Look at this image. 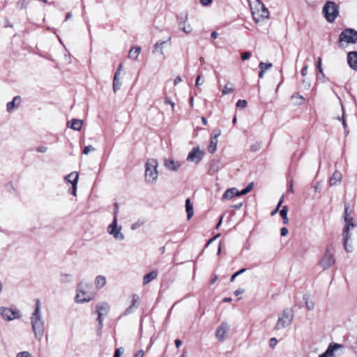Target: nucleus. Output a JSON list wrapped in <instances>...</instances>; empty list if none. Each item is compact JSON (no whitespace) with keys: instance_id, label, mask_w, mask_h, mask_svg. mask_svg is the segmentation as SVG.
<instances>
[{"instance_id":"1","label":"nucleus","mask_w":357,"mask_h":357,"mask_svg":"<svg viewBox=\"0 0 357 357\" xmlns=\"http://www.w3.org/2000/svg\"><path fill=\"white\" fill-rule=\"evenodd\" d=\"M32 330L36 340L41 341L45 333V321L41 313V303L36 301L35 310L31 317Z\"/></svg>"},{"instance_id":"2","label":"nucleus","mask_w":357,"mask_h":357,"mask_svg":"<svg viewBox=\"0 0 357 357\" xmlns=\"http://www.w3.org/2000/svg\"><path fill=\"white\" fill-rule=\"evenodd\" d=\"M91 285L89 282L86 281H81L77 288V294L75 297V301L77 303H84L92 301L95 296L96 293L89 291Z\"/></svg>"},{"instance_id":"3","label":"nucleus","mask_w":357,"mask_h":357,"mask_svg":"<svg viewBox=\"0 0 357 357\" xmlns=\"http://www.w3.org/2000/svg\"><path fill=\"white\" fill-rule=\"evenodd\" d=\"M158 162L155 159L150 158L147 160L145 165V181L149 184L156 183L158 177Z\"/></svg>"},{"instance_id":"4","label":"nucleus","mask_w":357,"mask_h":357,"mask_svg":"<svg viewBox=\"0 0 357 357\" xmlns=\"http://www.w3.org/2000/svg\"><path fill=\"white\" fill-rule=\"evenodd\" d=\"M252 14L255 23L260 24L269 18V12L265 5L257 0L255 3V8L252 10Z\"/></svg>"},{"instance_id":"5","label":"nucleus","mask_w":357,"mask_h":357,"mask_svg":"<svg viewBox=\"0 0 357 357\" xmlns=\"http://www.w3.org/2000/svg\"><path fill=\"white\" fill-rule=\"evenodd\" d=\"M294 318L293 311L291 309H285L278 314V319L275 328L277 330L283 329L289 326Z\"/></svg>"},{"instance_id":"6","label":"nucleus","mask_w":357,"mask_h":357,"mask_svg":"<svg viewBox=\"0 0 357 357\" xmlns=\"http://www.w3.org/2000/svg\"><path fill=\"white\" fill-rule=\"evenodd\" d=\"M356 227L355 223H350L345 225L342 233V243L344 249L347 252H351L353 251V245L351 243V229Z\"/></svg>"},{"instance_id":"7","label":"nucleus","mask_w":357,"mask_h":357,"mask_svg":"<svg viewBox=\"0 0 357 357\" xmlns=\"http://www.w3.org/2000/svg\"><path fill=\"white\" fill-rule=\"evenodd\" d=\"M323 13L328 22H333L339 13L337 6L333 1H327L323 8Z\"/></svg>"},{"instance_id":"8","label":"nucleus","mask_w":357,"mask_h":357,"mask_svg":"<svg viewBox=\"0 0 357 357\" xmlns=\"http://www.w3.org/2000/svg\"><path fill=\"white\" fill-rule=\"evenodd\" d=\"M122 227L118 225V220H113L107 228V233L112 236L116 241H123L125 238L124 234L121 232Z\"/></svg>"},{"instance_id":"9","label":"nucleus","mask_w":357,"mask_h":357,"mask_svg":"<svg viewBox=\"0 0 357 357\" xmlns=\"http://www.w3.org/2000/svg\"><path fill=\"white\" fill-rule=\"evenodd\" d=\"M340 41L355 44L357 43V31L353 29H346L340 35Z\"/></svg>"},{"instance_id":"10","label":"nucleus","mask_w":357,"mask_h":357,"mask_svg":"<svg viewBox=\"0 0 357 357\" xmlns=\"http://www.w3.org/2000/svg\"><path fill=\"white\" fill-rule=\"evenodd\" d=\"M335 262L334 255L328 249H326L324 256L321 257L319 262V265L324 269L327 270L330 268Z\"/></svg>"},{"instance_id":"11","label":"nucleus","mask_w":357,"mask_h":357,"mask_svg":"<svg viewBox=\"0 0 357 357\" xmlns=\"http://www.w3.org/2000/svg\"><path fill=\"white\" fill-rule=\"evenodd\" d=\"M0 314L6 321H13L20 318L21 315L18 310H13L9 307H1Z\"/></svg>"},{"instance_id":"12","label":"nucleus","mask_w":357,"mask_h":357,"mask_svg":"<svg viewBox=\"0 0 357 357\" xmlns=\"http://www.w3.org/2000/svg\"><path fill=\"white\" fill-rule=\"evenodd\" d=\"M178 26L180 30L189 34L192 31V26L188 23V15L185 13L184 16H178Z\"/></svg>"},{"instance_id":"13","label":"nucleus","mask_w":357,"mask_h":357,"mask_svg":"<svg viewBox=\"0 0 357 357\" xmlns=\"http://www.w3.org/2000/svg\"><path fill=\"white\" fill-rule=\"evenodd\" d=\"M109 305L107 303H100L96 305V312L98 314L97 321L102 324L103 317L106 316L109 312Z\"/></svg>"},{"instance_id":"14","label":"nucleus","mask_w":357,"mask_h":357,"mask_svg":"<svg viewBox=\"0 0 357 357\" xmlns=\"http://www.w3.org/2000/svg\"><path fill=\"white\" fill-rule=\"evenodd\" d=\"M229 325L227 323H222L217 328L215 332V337L220 341H224L229 331Z\"/></svg>"},{"instance_id":"15","label":"nucleus","mask_w":357,"mask_h":357,"mask_svg":"<svg viewBox=\"0 0 357 357\" xmlns=\"http://www.w3.org/2000/svg\"><path fill=\"white\" fill-rule=\"evenodd\" d=\"M204 153L198 147L194 148L188 154L187 160L197 164L202 160Z\"/></svg>"},{"instance_id":"16","label":"nucleus","mask_w":357,"mask_h":357,"mask_svg":"<svg viewBox=\"0 0 357 357\" xmlns=\"http://www.w3.org/2000/svg\"><path fill=\"white\" fill-rule=\"evenodd\" d=\"M340 348H342L341 344L331 343L326 351L320 355V357H335L336 351Z\"/></svg>"},{"instance_id":"17","label":"nucleus","mask_w":357,"mask_h":357,"mask_svg":"<svg viewBox=\"0 0 357 357\" xmlns=\"http://www.w3.org/2000/svg\"><path fill=\"white\" fill-rule=\"evenodd\" d=\"M22 102L21 97L19 96H15L12 101L8 102L6 105V111L8 113H13L17 109Z\"/></svg>"},{"instance_id":"18","label":"nucleus","mask_w":357,"mask_h":357,"mask_svg":"<svg viewBox=\"0 0 357 357\" xmlns=\"http://www.w3.org/2000/svg\"><path fill=\"white\" fill-rule=\"evenodd\" d=\"M139 303V297L137 294H133L132 296V302L130 305L123 312V315L126 316L129 314L132 313L135 309L138 307Z\"/></svg>"},{"instance_id":"19","label":"nucleus","mask_w":357,"mask_h":357,"mask_svg":"<svg viewBox=\"0 0 357 357\" xmlns=\"http://www.w3.org/2000/svg\"><path fill=\"white\" fill-rule=\"evenodd\" d=\"M347 63L352 70H357V52L352 51L348 52Z\"/></svg>"},{"instance_id":"20","label":"nucleus","mask_w":357,"mask_h":357,"mask_svg":"<svg viewBox=\"0 0 357 357\" xmlns=\"http://www.w3.org/2000/svg\"><path fill=\"white\" fill-rule=\"evenodd\" d=\"M164 165L167 169L172 171H177L181 167L179 162L168 158L164 160Z\"/></svg>"},{"instance_id":"21","label":"nucleus","mask_w":357,"mask_h":357,"mask_svg":"<svg viewBox=\"0 0 357 357\" xmlns=\"http://www.w3.org/2000/svg\"><path fill=\"white\" fill-rule=\"evenodd\" d=\"M342 174L339 171H335L333 176L329 179V185L330 186L336 185L340 184L342 181Z\"/></svg>"},{"instance_id":"22","label":"nucleus","mask_w":357,"mask_h":357,"mask_svg":"<svg viewBox=\"0 0 357 357\" xmlns=\"http://www.w3.org/2000/svg\"><path fill=\"white\" fill-rule=\"evenodd\" d=\"M234 196H239L238 195V190L235 188H231L228 190H227L222 198V200L224 199H231Z\"/></svg>"},{"instance_id":"23","label":"nucleus","mask_w":357,"mask_h":357,"mask_svg":"<svg viewBox=\"0 0 357 357\" xmlns=\"http://www.w3.org/2000/svg\"><path fill=\"white\" fill-rule=\"evenodd\" d=\"M166 43V41H158L154 45L152 51L153 54L158 53L162 56H164V45Z\"/></svg>"},{"instance_id":"24","label":"nucleus","mask_w":357,"mask_h":357,"mask_svg":"<svg viewBox=\"0 0 357 357\" xmlns=\"http://www.w3.org/2000/svg\"><path fill=\"white\" fill-rule=\"evenodd\" d=\"M82 120L73 119L70 121H68L67 125L68 127L75 130H79L82 126Z\"/></svg>"},{"instance_id":"25","label":"nucleus","mask_w":357,"mask_h":357,"mask_svg":"<svg viewBox=\"0 0 357 357\" xmlns=\"http://www.w3.org/2000/svg\"><path fill=\"white\" fill-rule=\"evenodd\" d=\"M158 276V273L155 271H153L145 275L143 278V284L146 285L152 280H155Z\"/></svg>"},{"instance_id":"26","label":"nucleus","mask_w":357,"mask_h":357,"mask_svg":"<svg viewBox=\"0 0 357 357\" xmlns=\"http://www.w3.org/2000/svg\"><path fill=\"white\" fill-rule=\"evenodd\" d=\"M94 284L97 289H102L106 284V278L103 275L96 276Z\"/></svg>"},{"instance_id":"27","label":"nucleus","mask_w":357,"mask_h":357,"mask_svg":"<svg viewBox=\"0 0 357 357\" xmlns=\"http://www.w3.org/2000/svg\"><path fill=\"white\" fill-rule=\"evenodd\" d=\"M73 276L70 273H62L59 275V282L61 284H66L73 282Z\"/></svg>"},{"instance_id":"28","label":"nucleus","mask_w":357,"mask_h":357,"mask_svg":"<svg viewBox=\"0 0 357 357\" xmlns=\"http://www.w3.org/2000/svg\"><path fill=\"white\" fill-rule=\"evenodd\" d=\"M141 53V47H132L128 54V57L133 60H137L139 54Z\"/></svg>"},{"instance_id":"29","label":"nucleus","mask_w":357,"mask_h":357,"mask_svg":"<svg viewBox=\"0 0 357 357\" xmlns=\"http://www.w3.org/2000/svg\"><path fill=\"white\" fill-rule=\"evenodd\" d=\"M349 205L348 204L345 203L344 204V213L345 225H348L350 223H355L353 218L350 217V215L349 213Z\"/></svg>"},{"instance_id":"30","label":"nucleus","mask_w":357,"mask_h":357,"mask_svg":"<svg viewBox=\"0 0 357 357\" xmlns=\"http://www.w3.org/2000/svg\"><path fill=\"white\" fill-rule=\"evenodd\" d=\"M79 174L76 172H71L65 176L64 179L66 182L70 183L71 184L74 183V181H76V183L78 182Z\"/></svg>"},{"instance_id":"31","label":"nucleus","mask_w":357,"mask_h":357,"mask_svg":"<svg viewBox=\"0 0 357 357\" xmlns=\"http://www.w3.org/2000/svg\"><path fill=\"white\" fill-rule=\"evenodd\" d=\"M185 211L187 213V218L190 220L193 215V206L190 199L185 200Z\"/></svg>"},{"instance_id":"32","label":"nucleus","mask_w":357,"mask_h":357,"mask_svg":"<svg viewBox=\"0 0 357 357\" xmlns=\"http://www.w3.org/2000/svg\"><path fill=\"white\" fill-rule=\"evenodd\" d=\"M122 82L120 77L114 76L113 79V91L117 92L121 87Z\"/></svg>"},{"instance_id":"33","label":"nucleus","mask_w":357,"mask_h":357,"mask_svg":"<svg viewBox=\"0 0 357 357\" xmlns=\"http://www.w3.org/2000/svg\"><path fill=\"white\" fill-rule=\"evenodd\" d=\"M218 139H216L215 137H211L210 141V144L208 147V152L211 153H213L217 150Z\"/></svg>"},{"instance_id":"34","label":"nucleus","mask_w":357,"mask_h":357,"mask_svg":"<svg viewBox=\"0 0 357 357\" xmlns=\"http://www.w3.org/2000/svg\"><path fill=\"white\" fill-rule=\"evenodd\" d=\"M288 210V207L287 206H284L280 211V215L282 218L283 223L284 225H287L289 223V218L287 217Z\"/></svg>"},{"instance_id":"35","label":"nucleus","mask_w":357,"mask_h":357,"mask_svg":"<svg viewBox=\"0 0 357 357\" xmlns=\"http://www.w3.org/2000/svg\"><path fill=\"white\" fill-rule=\"evenodd\" d=\"M222 167L219 160H213L211 164L210 169L214 172L219 171Z\"/></svg>"},{"instance_id":"36","label":"nucleus","mask_w":357,"mask_h":357,"mask_svg":"<svg viewBox=\"0 0 357 357\" xmlns=\"http://www.w3.org/2000/svg\"><path fill=\"white\" fill-rule=\"evenodd\" d=\"M234 91L233 84L228 82L223 88L222 91V96L232 93Z\"/></svg>"},{"instance_id":"37","label":"nucleus","mask_w":357,"mask_h":357,"mask_svg":"<svg viewBox=\"0 0 357 357\" xmlns=\"http://www.w3.org/2000/svg\"><path fill=\"white\" fill-rule=\"evenodd\" d=\"M253 188V183H249L247 187L242 190L241 191H238V195L239 196H241V195H245L246 194H248V192H250Z\"/></svg>"},{"instance_id":"38","label":"nucleus","mask_w":357,"mask_h":357,"mask_svg":"<svg viewBox=\"0 0 357 357\" xmlns=\"http://www.w3.org/2000/svg\"><path fill=\"white\" fill-rule=\"evenodd\" d=\"M273 65L271 63H264L263 61L260 62L259 64V67L260 70H263L264 71H266L272 68Z\"/></svg>"},{"instance_id":"39","label":"nucleus","mask_w":357,"mask_h":357,"mask_svg":"<svg viewBox=\"0 0 357 357\" xmlns=\"http://www.w3.org/2000/svg\"><path fill=\"white\" fill-rule=\"evenodd\" d=\"M144 224L145 221L144 220H138L131 225V229L132 230L137 229L139 227H142Z\"/></svg>"},{"instance_id":"40","label":"nucleus","mask_w":357,"mask_h":357,"mask_svg":"<svg viewBox=\"0 0 357 357\" xmlns=\"http://www.w3.org/2000/svg\"><path fill=\"white\" fill-rule=\"evenodd\" d=\"M306 307L308 310H312L314 308V303L312 301H310L308 298H304Z\"/></svg>"},{"instance_id":"41","label":"nucleus","mask_w":357,"mask_h":357,"mask_svg":"<svg viewBox=\"0 0 357 357\" xmlns=\"http://www.w3.org/2000/svg\"><path fill=\"white\" fill-rule=\"evenodd\" d=\"M291 98L292 99H295L296 100V102L298 104V105H301L303 102V97L301 95H298V94H296V95H293L291 96Z\"/></svg>"},{"instance_id":"42","label":"nucleus","mask_w":357,"mask_h":357,"mask_svg":"<svg viewBox=\"0 0 357 357\" xmlns=\"http://www.w3.org/2000/svg\"><path fill=\"white\" fill-rule=\"evenodd\" d=\"M246 269L245 268H242L239 271H238L237 272H236L234 274H233L230 278V281L231 282H234L235 278L236 277H238L239 275L243 273L244 272H245Z\"/></svg>"},{"instance_id":"43","label":"nucleus","mask_w":357,"mask_h":357,"mask_svg":"<svg viewBox=\"0 0 357 357\" xmlns=\"http://www.w3.org/2000/svg\"><path fill=\"white\" fill-rule=\"evenodd\" d=\"M77 183H76V181H74V183L72 184V188L69 189L70 193H71L73 196L77 195Z\"/></svg>"},{"instance_id":"44","label":"nucleus","mask_w":357,"mask_h":357,"mask_svg":"<svg viewBox=\"0 0 357 357\" xmlns=\"http://www.w3.org/2000/svg\"><path fill=\"white\" fill-rule=\"evenodd\" d=\"M313 188L316 192L320 193L322 189L321 183L320 181L317 182L313 186Z\"/></svg>"},{"instance_id":"45","label":"nucleus","mask_w":357,"mask_h":357,"mask_svg":"<svg viewBox=\"0 0 357 357\" xmlns=\"http://www.w3.org/2000/svg\"><path fill=\"white\" fill-rule=\"evenodd\" d=\"M164 102H165V104H166V105H170L172 110L174 109L175 103L172 100V99L169 97H166L165 98Z\"/></svg>"},{"instance_id":"46","label":"nucleus","mask_w":357,"mask_h":357,"mask_svg":"<svg viewBox=\"0 0 357 357\" xmlns=\"http://www.w3.org/2000/svg\"><path fill=\"white\" fill-rule=\"evenodd\" d=\"M247 105H248V102H247V101H246V100H239L237 102V103H236V106H237L238 107H241V108H244V107H245L247 106Z\"/></svg>"},{"instance_id":"47","label":"nucleus","mask_w":357,"mask_h":357,"mask_svg":"<svg viewBox=\"0 0 357 357\" xmlns=\"http://www.w3.org/2000/svg\"><path fill=\"white\" fill-rule=\"evenodd\" d=\"M48 148L45 146H40L36 148V151L40 153H45L47 151Z\"/></svg>"},{"instance_id":"48","label":"nucleus","mask_w":357,"mask_h":357,"mask_svg":"<svg viewBox=\"0 0 357 357\" xmlns=\"http://www.w3.org/2000/svg\"><path fill=\"white\" fill-rule=\"evenodd\" d=\"M124 349L122 347L118 348L115 350L114 357H121L122 354L123 353Z\"/></svg>"},{"instance_id":"49","label":"nucleus","mask_w":357,"mask_h":357,"mask_svg":"<svg viewBox=\"0 0 357 357\" xmlns=\"http://www.w3.org/2000/svg\"><path fill=\"white\" fill-rule=\"evenodd\" d=\"M94 150H95V149L91 145H89V146L84 147V149L83 150V153L87 155V154H89V153L90 151H92Z\"/></svg>"},{"instance_id":"50","label":"nucleus","mask_w":357,"mask_h":357,"mask_svg":"<svg viewBox=\"0 0 357 357\" xmlns=\"http://www.w3.org/2000/svg\"><path fill=\"white\" fill-rule=\"evenodd\" d=\"M118 213H119V205L117 203H115L114 204V212H113V215H114L113 220H115V219L117 220Z\"/></svg>"},{"instance_id":"51","label":"nucleus","mask_w":357,"mask_h":357,"mask_svg":"<svg viewBox=\"0 0 357 357\" xmlns=\"http://www.w3.org/2000/svg\"><path fill=\"white\" fill-rule=\"evenodd\" d=\"M31 355L28 351H21L16 355V357H31Z\"/></svg>"},{"instance_id":"52","label":"nucleus","mask_w":357,"mask_h":357,"mask_svg":"<svg viewBox=\"0 0 357 357\" xmlns=\"http://www.w3.org/2000/svg\"><path fill=\"white\" fill-rule=\"evenodd\" d=\"M251 57V53L250 52H244L241 54V59L243 60H248Z\"/></svg>"},{"instance_id":"53","label":"nucleus","mask_w":357,"mask_h":357,"mask_svg":"<svg viewBox=\"0 0 357 357\" xmlns=\"http://www.w3.org/2000/svg\"><path fill=\"white\" fill-rule=\"evenodd\" d=\"M122 70H123V65H122V63H121L119 66L116 73H114V76L120 77Z\"/></svg>"},{"instance_id":"54","label":"nucleus","mask_w":357,"mask_h":357,"mask_svg":"<svg viewBox=\"0 0 357 357\" xmlns=\"http://www.w3.org/2000/svg\"><path fill=\"white\" fill-rule=\"evenodd\" d=\"M221 135V130L220 129H215L213 131V135L211 137H215L216 139H218V137Z\"/></svg>"},{"instance_id":"55","label":"nucleus","mask_w":357,"mask_h":357,"mask_svg":"<svg viewBox=\"0 0 357 357\" xmlns=\"http://www.w3.org/2000/svg\"><path fill=\"white\" fill-rule=\"evenodd\" d=\"M317 68H318L319 72L320 73L323 74V70H322V68H321V58H318Z\"/></svg>"},{"instance_id":"56","label":"nucleus","mask_w":357,"mask_h":357,"mask_svg":"<svg viewBox=\"0 0 357 357\" xmlns=\"http://www.w3.org/2000/svg\"><path fill=\"white\" fill-rule=\"evenodd\" d=\"M278 343V340L275 337H273L270 340V347H274Z\"/></svg>"},{"instance_id":"57","label":"nucleus","mask_w":357,"mask_h":357,"mask_svg":"<svg viewBox=\"0 0 357 357\" xmlns=\"http://www.w3.org/2000/svg\"><path fill=\"white\" fill-rule=\"evenodd\" d=\"M294 182H293V180L291 179L290 181V183H289V188H288V192H291V193H294Z\"/></svg>"},{"instance_id":"58","label":"nucleus","mask_w":357,"mask_h":357,"mask_svg":"<svg viewBox=\"0 0 357 357\" xmlns=\"http://www.w3.org/2000/svg\"><path fill=\"white\" fill-rule=\"evenodd\" d=\"M280 234L282 236H287L288 234V229L286 227L281 228Z\"/></svg>"},{"instance_id":"59","label":"nucleus","mask_w":357,"mask_h":357,"mask_svg":"<svg viewBox=\"0 0 357 357\" xmlns=\"http://www.w3.org/2000/svg\"><path fill=\"white\" fill-rule=\"evenodd\" d=\"M200 2L203 6H206L211 3L212 0H200Z\"/></svg>"},{"instance_id":"60","label":"nucleus","mask_w":357,"mask_h":357,"mask_svg":"<svg viewBox=\"0 0 357 357\" xmlns=\"http://www.w3.org/2000/svg\"><path fill=\"white\" fill-rule=\"evenodd\" d=\"M302 76H305L307 73V66H304L301 72Z\"/></svg>"},{"instance_id":"61","label":"nucleus","mask_w":357,"mask_h":357,"mask_svg":"<svg viewBox=\"0 0 357 357\" xmlns=\"http://www.w3.org/2000/svg\"><path fill=\"white\" fill-rule=\"evenodd\" d=\"M182 82V78L180 76L176 77L174 80V85H177L178 83Z\"/></svg>"},{"instance_id":"62","label":"nucleus","mask_w":357,"mask_h":357,"mask_svg":"<svg viewBox=\"0 0 357 357\" xmlns=\"http://www.w3.org/2000/svg\"><path fill=\"white\" fill-rule=\"evenodd\" d=\"M144 356V351L142 350H140L137 351L134 357H143Z\"/></svg>"},{"instance_id":"63","label":"nucleus","mask_w":357,"mask_h":357,"mask_svg":"<svg viewBox=\"0 0 357 357\" xmlns=\"http://www.w3.org/2000/svg\"><path fill=\"white\" fill-rule=\"evenodd\" d=\"M244 292V290L243 289H236L235 291H234V295L236 296H238L239 294H241Z\"/></svg>"},{"instance_id":"64","label":"nucleus","mask_w":357,"mask_h":357,"mask_svg":"<svg viewBox=\"0 0 357 357\" xmlns=\"http://www.w3.org/2000/svg\"><path fill=\"white\" fill-rule=\"evenodd\" d=\"M181 344H182V342H181V340H178V339H177V340H175V345H176V347L177 348L180 347Z\"/></svg>"}]
</instances>
